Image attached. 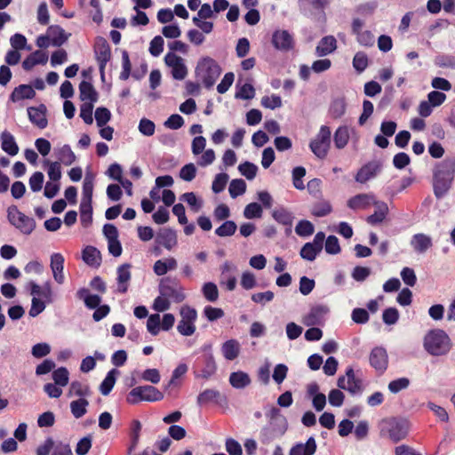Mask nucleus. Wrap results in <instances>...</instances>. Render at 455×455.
<instances>
[{"mask_svg": "<svg viewBox=\"0 0 455 455\" xmlns=\"http://www.w3.org/2000/svg\"><path fill=\"white\" fill-rule=\"evenodd\" d=\"M455 178V157H446L436 163L432 170V188L435 197L441 200L452 188Z\"/></svg>", "mask_w": 455, "mask_h": 455, "instance_id": "1", "label": "nucleus"}, {"mask_svg": "<svg viewBox=\"0 0 455 455\" xmlns=\"http://www.w3.org/2000/svg\"><path fill=\"white\" fill-rule=\"evenodd\" d=\"M267 424L263 427L259 433V441L268 445L275 440L281 438L288 429L287 419L282 414L277 407H271L267 412Z\"/></svg>", "mask_w": 455, "mask_h": 455, "instance_id": "2", "label": "nucleus"}, {"mask_svg": "<svg viewBox=\"0 0 455 455\" xmlns=\"http://www.w3.org/2000/svg\"><path fill=\"white\" fill-rule=\"evenodd\" d=\"M196 359L192 364V371L196 379L208 380L217 372V363L212 354V344H204L196 353Z\"/></svg>", "mask_w": 455, "mask_h": 455, "instance_id": "3", "label": "nucleus"}, {"mask_svg": "<svg viewBox=\"0 0 455 455\" xmlns=\"http://www.w3.org/2000/svg\"><path fill=\"white\" fill-rule=\"evenodd\" d=\"M425 350L435 356L447 355L452 347L449 335L442 329L430 330L424 337Z\"/></svg>", "mask_w": 455, "mask_h": 455, "instance_id": "4", "label": "nucleus"}, {"mask_svg": "<svg viewBox=\"0 0 455 455\" xmlns=\"http://www.w3.org/2000/svg\"><path fill=\"white\" fill-rule=\"evenodd\" d=\"M222 69L219 63L209 56L199 59L195 69L196 77L201 79L204 86L207 89L214 85Z\"/></svg>", "mask_w": 455, "mask_h": 455, "instance_id": "5", "label": "nucleus"}, {"mask_svg": "<svg viewBox=\"0 0 455 455\" xmlns=\"http://www.w3.org/2000/svg\"><path fill=\"white\" fill-rule=\"evenodd\" d=\"M410 423L402 417H391L382 419L380 432L387 435L393 443H398L408 435Z\"/></svg>", "mask_w": 455, "mask_h": 455, "instance_id": "6", "label": "nucleus"}, {"mask_svg": "<svg viewBox=\"0 0 455 455\" xmlns=\"http://www.w3.org/2000/svg\"><path fill=\"white\" fill-rule=\"evenodd\" d=\"M164 399V394L156 387L144 385L133 387L126 396L129 404H138L140 402H158Z\"/></svg>", "mask_w": 455, "mask_h": 455, "instance_id": "7", "label": "nucleus"}, {"mask_svg": "<svg viewBox=\"0 0 455 455\" xmlns=\"http://www.w3.org/2000/svg\"><path fill=\"white\" fill-rule=\"evenodd\" d=\"M158 288L163 297L171 298L175 303H180L186 299L184 289L175 277L162 278Z\"/></svg>", "mask_w": 455, "mask_h": 455, "instance_id": "8", "label": "nucleus"}, {"mask_svg": "<svg viewBox=\"0 0 455 455\" xmlns=\"http://www.w3.org/2000/svg\"><path fill=\"white\" fill-rule=\"evenodd\" d=\"M331 129L327 125H322L319 132L309 143V148L319 159H324L331 146Z\"/></svg>", "mask_w": 455, "mask_h": 455, "instance_id": "9", "label": "nucleus"}, {"mask_svg": "<svg viewBox=\"0 0 455 455\" xmlns=\"http://www.w3.org/2000/svg\"><path fill=\"white\" fill-rule=\"evenodd\" d=\"M93 51H94L96 60L99 64L100 79L102 81H105L106 65L111 59L110 45L105 37L97 36L95 38Z\"/></svg>", "mask_w": 455, "mask_h": 455, "instance_id": "10", "label": "nucleus"}, {"mask_svg": "<svg viewBox=\"0 0 455 455\" xmlns=\"http://www.w3.org/2000/svg\"><path fill=\"white\" fill-rule=\"evenodd\" d=\"M369 363L379 375H382L388 367V355L384 347H375L369 355Z\"/></svg>", "mask_w": 455, "mask_h": 455, "instance_id": "11", "label": "nucleus"}, {"mask_svg": "<svg viewBox=\"0 0 455 455\" xmlns=\"http://www.w3.org/2000/svg\"><path fill=\"white\" fill-rule=\"evenodd\" d=\"M364 26V21L359 18H354L351 23V32L356 36V41L359 44L371 47L374 44V36L370 30L363 31L362 28Z\"/></svg>", "mask_w": 455, "mask_h": 455, "instance_id": "12", "label": "nucleus"}, {"mask_svg": "<svg viewBox=\"0 0 455 455\" xmlns=\"http://www.w3.org/2000/svg\"><path fill=\"white\" fill-rule=\"evenodd\" d=\"M331 0H299V11L306 16H313L318 13H324V9Z\"/></svg>", "mask_w": 455, "mask_h": 455, "instance_id": "13", "label": "nucleus"}, {"mask_svg": "<svg viewBox=\"0 0 455 455\" xmlns=\"http://www.w3.org/2000/svg\"><path fill=\"white\" fill-rule=\"evenodd\" d=\"M272 44L276 50L288 52L294 47V39L288 30H275L272 36Z\"/></svg>", "mask_w": 455, "mask_h": 455, "instance_id": "14", "label": "nucleus"}, {"mask_svg": "<svg viewBox=\"0 0 455 455\" xmlns=\"http://www.w3.org/2000/svg\"><path fill=\"white\" fill-rule=\"evenodd\" d=\"M382 169V164L379 161H371L363 164L357 172L355 179L356 182L365 183L369 180L376 177Z\"/></svg>", "mask_w": 455, "mask_h": 455, "instance_id": "15", "label": "nucleus"}, {"mask_svg": "<svg viewBox=\"0 0 455 455\" xmlns=\"http://www.w3.org/2000/svg\"><path fill=\"white\" fill-rule=\"evenodd\" d=\"M132 264L124 263L116 269V292L124 294L126 293L129 288V283L132 279L131 273Z\"/></svg>", "mask_w": 455, "mask_h": 455, "instance_id": "16", "label": "nucleus"}, {"mask_svg": "<svg viewBox=\"0 0 455 455\" xmlns=\"http://www.w3.org/2000/svg\"><path fill=\"white\" fill-rule=\"evenodd\" d=\"M27 111L28 119L34 125L40 129H44L47 127V108L44 104H40L38 107H28Z\"/></svg>", "mask_w": 455, "mask_h": 455, "instance_id": "17", "label": "nucleus"}, {"mask_svg": "<svg viewBox=\"0 0 455 455\" xmlns=\"http://www.w3.org/2000/svg\"><path fill=\"white\" fill-rule=\"evenodd\" d=\"M329 313V307L326 305L319 304L313 306L308 314L305 316L304 323L307 326H315L321 324L324 315Z\"/></svg>", "mask_w": 455, "mask_h": 455, "instance_id": "18", "label": "nucleus"}, {"mask_svg": "<svg viewBox=\"0 0 455 455\" xmlns=\"http://www.w3.org/2000/svg\"><path fill=\"white\" fill-rule=\"evenodd\" d=\"M156 243L163 245L167 250H171L177 244L176 231L171 228L161 229L156 235Z\"/></svg>", "mask_w": 455, "mask_h": 455, "instance_id": "19", "label": "nucleus"}, {"mask_svg": "<svg viewBox=\"0 0 455 455\" xmlns=\"http://www.w3.org/2000/svg\"><path fill=\"white\" fill-rule=\"evenodd\" d=\"M79 99L84 103H95L98 101L99 94L91 82L83 80L79 84Z\"/></svg>", "mask_w": 455, "mask_h": 455, "instance_id": "20", "label": "nucleus"}, {"mask_svg": "<svg viewBox=\"0 0 455 455\" xmlns=\"http://www.w3.org/2000/svg\"><path fill=\"white\" fill-rule=\"evenodd\" d=\"M346 377L347 379V391L352 395H361L363 391V380L355 377L352 366L347 367Z\"/></svg>", "mask_w": 455, "mask_h": 455, "instance_id": "21", "label": "nucleus"}, {"mask_svg": "<svg viewBox=\"0 0 455 455\" xmlns=\"http://www.w3.org/2000/svg\"><path fill=\"white\" fill-rule=\"evenodd\" d=\"M76 298L80 300H83L84 303V306L88 308V309H94L96 308L97 307H99L101 303V297L98 294H92L90 292V290L85 288V287H82L80 288L77 291H76Z\"/></svg>", "mask_w": 455, "mask_h": 455, "instance_id": "22", "label": "nucleus"}, {"mask_svg": "<svg viewBox=\"0 0 455 455\" xmlns=\"http://www.w3.org/2000/svg\"><path fill=\"white\" fill-rule=\"evenodd\" d=\"M83 260L90 267L98 268L101 265L100 251L94 246L87 245L82 251Z\"/></svg>", "mask_w": 455, "mask_h": 455, "instance_id": "23", "label": "nucleus"}, {"mask_svg": "<svg viewBox=\"0 0 455 455\" xmlns=\"http://www.w3.org/2000/svg\"><path fill=\"white\" fill-rule=\"evenodd\" d=\"M64 261V257L60 253L56 252L51 256V268L53 278L59 284H62L65 280L63 275Z\"/></svg>", "mask_w": 455, "mask_h": 455, "instance_id": "24", "label": "nucleus"}, {"mask_svg": "<svg viewBox=\"0 0 455 455\" xmlns=\"http://www.w3.org/2000/svg\"><path fill=\"white\" fill-rule=\"evenodd\" d=\"M337 49V40L333 36H325L315 47V54L318 57H324L335 52Z\"/></svg>", "mask_w": 455, "mask_h": 455, "instance_id": "25", "label": "nucleus"}, {"mask_svg": "<svg viewBox=\"0 0 455 455\" xmlns=\"http://www.w3.org/2000/svg\"><path fill=\"white\" fill-rule=\"evenodd\" d=\"M373 194H358L347 200V205L351 210L367 209L373 201Z\"/></svg>", "mask_w": 455, "mask_h": 455, "instance_id": "26", "label": "nucleus"}, {"mask_svg": "<svg viewBox=\"0 0 455 455\" xmlns=\"http://www.w3.org/2000/svg\"><path fill=\"white\" fill-rule=\"evenodd\" d=\"M316 442L313 436H310L306 443H296L290 450L289 455H314L316 451Z\"/></svg>", "mask_w": 455, "mask_h": 455, "instance_id": "27", "label": "nucleus"}, {"mask_svg": "<svg viewBox=\"0 0 455 455\" xmlns=\"http://www.w3.org/2000/svg\"><path fill=\"white\" fill-rule=\"evenodd\" d=\"M47 33L51 38L52 44L56 47L61 46L65 44L70 34H67L65 30L59 25H51L47 28Z\"/></svg>", "mask_w": 455, "mask_h": 455, "instance_id": "28", "label": "nucleus"}, {"mask_svg": "<svg viewBox=\"0 0 455 455\" xmlns=\"http://www.w3.org/2000/svg\"><path fill=\"white\" fill-rule=\"evenodd\" d=\"M1 148L11 156L19 153V146L15 141L14 136L8 131H4L1 135Z\"/></svg>", "mask_w": 455, "mask_h": 455, "instance_id": "29", "label": "nucleus"}, {"mask_svg": "<svg viewBox=\"0 0 455 455\" xmlns=\"http://www.w3.org/2000/svg\"><path fill=\"white\" fill-rule=\"evenodd\" d=\"M36 96L35 89L30 84H20L10 94V100H31Z\"/></svg>", "mask_w": 455, "mask_h": 455, "instance_id": "30", "label": "nucleus"}, {"mask_svg": "<svg viewBox=\"0 0 455 455\" xmlns=\"http://www.w3.org/2000/svg\"><path fill=\"white\" fill-rule=\"evenodd\" d=\"M411 245L416 252L424 253L433 245V243L429 235L419 233L412 236Z\"/></svg>", "mask_w": 455, "mask_h": 455, "instance_id": "31", "label": "nucleus"}, {"mask_svg": "<svg viewBox=\"0 0 455 455\" xmlns=\"http://www.w3.org/2000/svg\"><path fill=\"white\" fill-rule=\"evenodd\" d=\"M120 371L116 368H113L110 371H108L107 375L105 376L104 379L100 385V392L103 395H108L110 392L112 391L117 377L120 375Z\"/></svg>", "mask_w": 455, "mask_h": 455, "instance_id": "32", "label": "nucleus"}, {"mask_svg": "<svg viewBox=\"0 0 455 455\" xmlns=\"http://www.w3.org/2000/svg\"><path fill=\"white\" fill-rule=\"evenodd\" d=\"M240 343L235 339L225 341L221 346V352L225 359L233 361L240 354Z\"/></svg>", "mask_w": 455, "mask_h": 455, "instance_id": "33", "label": "nucleus"}, {"mask_svg": "<svg viewBox=\"0 0 455 455\" xmlns=\"http://www.w3.org/2000/svg\"><path fill=\"white\" fill-rule=\"evenodd\" d=\"M251 382L249 374L243 371H234L229 376L230 385L236 389H243L248 387Z\"/></svg>", "mask_w": 455, "mask_h": 455, "instance_id": "34", "label": "nucleus"}, {"mask_svg": "<svg viewBox=\"0 0 455 455\" xmlns=\"http://www.w3.org/2000/svg\"><path fill=\"white\" fill-rule=\"evenodd\" d=\"M273 219L281 225L292 227L294 216L292 212L284 207H280L272 212Z\"/></svg>", "mask_w": 455, "mask_h": 455, "instance_id": "35", "label": "nucleus"}, {"mask_svg": "<svg viewBox=\"0 0 455 455\" xmlns=\"http://www.w3.org/2000/svg\"><path fill=\"white\" fill-rule=\"evenodd\" d=\"M220 393L218 390L207 388L199 393L196 398V403L199 407H203L210 403H218Z\"/></svg>", "mask_w": 455, "mask_h": 455, "instance_id": "36", "label": "nucleus"}, {"mask_svg": "<svg viewBox=\"0 0 455 455\" xmlns=\"http://www.w3.org/2000/svg\"><path fill=\"white\" fill-rule=\"evenodd\" d=\"M15 228L25 235H30L36 228V221L33 218L20 212Z\"/></svg>", "mask_w": 455, "mask_h": 455, "instance_id": "37", "label": "nucleus"}, {"mask_svg": "<svg viewBox=\"0 0 455 455\" xmlns=\"http://www.w3.org/2000/svg\"><path fill=\"white\" fill-rule=\"evenodd\" d=\"M56 156L60 163L66 166L71 165L76 159L75 153L68 144H65L56 151Z\"/></svg>", "mask_w": 455, "mask_h": 455, "instance_id": "38", "label": "nucleus"}, {"mask_svg": "<svg viewBox=\"0 0 455 455\" xmlns=\"http://www.w3.org/2000/svg\"><path fill=\"white\" fill-rule=\"evenodd\" d=\"M349 140V128L347 125L338 127L333 135L334 145L338 149L344 148Z\"/></svg>", "mask_w": 455, "mask_h": 455, "instance_id": "39", "label": "nucleus"}, {"mask_svg": "<svg viewBox=\"0 0 455 455\" xmlns=\"http://www.w3.org/2000/svg\"><path fill=\"white\" fill-rule=\"evenodd\" d=\"M177 267V260L174 258H169L164 260L158 259L155 262L153 269L156 275H164L169 270Z\"/></svg>", "mask_w": 455, "mask_h": 455, "instance_id": "40", "label": "nucleus"}, {"mask_svg": "<svg viewBox=\"0 0 455 455\" xmlns=\"http://www.w3.org/2000/svg\"><path fill=\"white\" fill-rule=\"evenodd\" d=\"M310 212L313 216L322 218L332 212V206L329 201L321 200L312 205Z\"/></svg>", "mask_w": 455, "mask_h": 455, "instance_id": "41", "label": "nucleus"}, {"mask_svg": "<svg viewBox=\"0 0 455 455\" xmlns=\"http://www.w3.org/2000/svg\"><path fill=\"white\" fill-rule=\"evenodd\" d=\"M347 108V103L344 98H338L331 101L329 108L330 116L338 119L344 116Z\"/></svg>", "mask_w": 455, "mask_h": 455, "instance_id": "42", "label": "nucleus"}, {"mask_svg": "<svg viewBox=\"0 0 455 455\" xmlns=\"http://www.w3.org/2000/svg\"><path fill=\"white\" fill-rule=\"evenodd\" d=\"M79 211L82 226L89 227L92 222V203L80 202Z\"/></svg>", "mask_w": 455, "mask_h": 455, "instance_id": "43", "label": "nucleus"}, {"mask_svg": "<svg viewBox=\"0 0 455 455\" xmlns=\"http://www.w3.org/2000/svg\"><path fill=\"white\" fill-rule=\"evenodd\" d=\"M43 164H44V166H47L48 167L47 168V174L49 176V179L52 181L59 182V180L61 179L60 163L58 162V161L51 162L48 159H44Z\"/></svg>", "mask_w": 455, "mask_h": 455, "instance_id": "44", "label": "nucleus"}, {"mask_svg": "<svg viewBox=\"0 0 455 455\" xmlns=\"http://www.w3.org/2000/svg\"><path fill=\"white\" fill-rule=\"evenodd\" d=\"M92 193H93V176L86 173L82 190L81 202L92 203Z\"/></svg>", "mask_w": 455, "mask_h": 455, "instance_id": "45", "label": "nucleus"}, {"mask_svg": "<svg viewBox=\"0 0 455 455\" xmlns=\"http://www.w3.org/2000/svg\"><path fill=\"white\" fill-rule=\"evenodd\" d=\"M89 402L85 398H79L70 403L71 413L76 419L82 418L86 412Z\"/></svg>", "mask_w": 455, "mask_h": 455, "instance_id": "46", "label": "nucleus"}, {"mask_svg": "<svg viewBox=\"0 0 455 455\" xmlns=\"http://www.w3.org/2000/svg\"><path fill=\"white\" fill-rule=\"evenodd\" d=\"M68 395L70 396L76 395L80 398H84L91 395V390L89 386L84 385L80 381L75 380L70 384Z\"/></svg>", "mask_w": 455, "mask_h": 455, "instance_id": "47", "label": "nucleus"}, {"mask_svg": "<svg viewBox=\"0 0 455 455\" xmlns=\"http://www.w3.org/2000/svg\"><path fill=\"white\" fill-rule=\"evenodd\" d=\"M434 63L438 68L455 69V55L437 54L435 57Z\"/></svg>", "mask_w": 455, "mask_h": 455, "instance_id": "48", "label": "nucleus"}, {"mask_svg": "<svg viewBox=\"0 0 455 455\" xmlns=\"http://www.w3.org/2000/svg\"><path fill=\"white\" fill-rule=\"evenodd\" d=\"M52 379L59 387H66L69 381V371L66 367H59L52 371Z\"/></svg>", "mask_w": 455, "mask_h": 455, "instance_id": "49", "label": "nucleus"}, {"mask_svg": "<svg viewBox=\"0 0 455 455\" xmlns=\"http://www.w3.org/2000/svg\"><path fill=\"white\" fill-rule=\"evenodd\" d=\"M245 191L246 183L243 179H235L231 180L228 187V192L233 199L243 195Z\"/></svg>", "mask_w": 455, "mask_h": 455, "instance_id": "50", "label": "nucleus"}, {"mask_svg": "<svg viewBox=\"0 0 455 455\" xmlns=\"http://www.w3.org/2000/svg\"><path fill=\"white\" fill-rule=\"evenodd\" d=\"M237 229V225L234 220H226L215 229L216 235L226 237L233 235Z\"/></svg>", "mask_w": 455, "mask_h": 455, "instance_id": "51", "label": "nucleus"}, {"mask_svg": "<svg viewBox=\"0 0 455 455\" xmlns=\"http://www.w3.org/2000/svg\"><path fill=\"white\" fill-rule=\"evenodd\" d=\"M321 251L320 249L307 242L301 247L299 255L306 260L313 261Z\"/></svg>", "mask_w": 455, "mask_h": 455, "instance_id": "52", "label": "nucleus"}, {"mask_svg": "<svg viewBox=\"0 0 455 455\" xmlns=\"http://www.w3.org/2000/svg\"><path fill=\"white\" fill-rule=\"evenodd\" d=\"M202 293L206 300L215 302L219 299V290L212 282L205 283L202 287Z\"/></svg>", "mask_w": 455, "mask_h": 455, "instance_id": "53", "label": "nucleus"}, {"mask_svg": "<svg viewBox=\"0 0 455 455\" xmlns=\"http://www.w3.org/2000/svg\"><path fill=\"white\" fill-rule=\"evenodd\" d=\"M258 170V166L249 161H245L238 166L240 173L249 180H251L256 177Z\"/></svg>", "mask_w": 455, "mask_h": 455, "instance_id": "54", "label": "nucleus"}, {"mask_svg": "<svg viewBox=\"0 0 455 455\" xmlns=\"http://www.w3.org/2000/svg\"><path fill=\"white\" fill-rule=\"evenodd\" d=\"M262 213L261 205L255 202L248 204L243 210V217L248 220L261 218Z\"/></svg>", "mask_w": 455, "mask_h": 455, "instance_id": "55", "label": "nucleus"}, {"mask_svg": "<svg viewBox=\"0 0 455 455\" xmlns=\"http://www.w3.org/2000/svg\"><path fill=\"white\" fill-rule=\"evenodd\" d=\"M315 227L313 223L307 220H299L295 228V232L299 236L307 237L314 234Z\"/></svg>", "mask_w": 455, "mask_h": 455, "instance_id": "56", "label": "nucleus"}, {"mask_svg": "<svg viewBox=\"0 0 455 455\" xmlns=\"http://www.w3.org/2000/svg\"><path fill=\"white\" fill-rule=\"evenodd\" d=\"M132 63L129 57V52L126 50L122 51V71L119 76V79L125 81L132 74Z\"/></svg>", "mask_w": 455, "mask_h": 455, "instance_id": "57", "label": "nucleus"}, {"mask_svg": "<svg viewBox=\"0 0 455 455\" xmlns=\"http://www.w3.org/2000/svg\"><path fill=\"white\" fill-rule=\"evenodd\" d=\"M377 7L378 4L376 1L367 2L358 4L355 7V12L360 16L367 18L374 13Z\"/></svg>", "mask_w": 455, "mask_h": 455, "instance_id": "58", "label": "nucleus"}, {"mask_svg": "<svg viewBox=\"0 0 455 455\" xmlns=\"http://www.w3.org/2000/svg\"><path fill=\"white\" fill-rule=\"evenodd\" d=\"M180 199L185 201L196 212L203 207V201L198 199L194 192L184 193Z\"/></svg>", "mask_w": 455, "mask_h": 455, "instance_id": "59", "label": "nucleus"}, {"mask_svg": "<svg viewBox=\"0 0 455 455\" xmlns=\"http://www.w3.org/2000/svg\"><path fill=\"white\" fill-rule=\"evenodd\" d=\"M399 311L396 307H387L382 313V321L387 325L395 324L399 320Z\"/></svg>", "mask_w": 455, "mask_h": 455, "instance_id": "60", "label": "nucleus"}, {"mask_svg": "<svg viewBox=\"0 0 455 455\" xmlns=\"http://www.w3.org/2000/svg\"><path fill=\"white\" fill-rule=\"evenodd\" d=\"M306 175V169L303 166H297L292 170V183L295 188L299 190H303L305 188V185L303 182V178Z\"/></svg>", "mask_w": 455, "mask_h": 455, "instance_id": "61", "label": "nucleus"}, {"mask_svg": "<svg viewBox=\"0 0 455 455\" xmlns=\"http://www.w3.org/2000/svg\"><path fill=\"white\" fill-rule=\"evenodd\" d=\"M228 179H229L228 174H227L225 172L218 173L215 176V178L212 181V189L213 193L219 194V193L222 192L226 188Z\"/></svg>", "mask_w": 455, "mask_h": 455, "instance_id": "62", "label": "nucleus"}, {"mask_svg": "<svg viewBox=\"0 0 455 455\" xmlns=\"http://www.w3.org/2000/svg\"><path fill=\"white\" fill-rule=\"evenodd\" d=\"M96 124L99 127H103L111 119V112L105 107H99L95 110Z\"/></svg>", "mask_w": 455, "mask_h": 455, "instance_id": "63", "label": "nucleus"}, {"mask_svg": "<svg viewBox=\"0 0 455 455\" xmlns=\"http://www.w3.org/2000/svg\"><path fill=\"white\" fill-rule=\"evenodd\" d=\"M92 445V436L91 435H87L81 438L76 447V455H86L91 450Z\"/></svg>", "mask_w": 455, "mask_h": 455, "instance_id": "64", "label": "nucleus"}]
</instances>
